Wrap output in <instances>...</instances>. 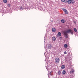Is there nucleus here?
Instances as JSON below:
<instances>
[{"instance_id":"19","label":"nucleus","mask_w":78,"mask_h":78,"mask_svg":"<svg viewBox=\"0 0 78 78\" xmlns=\"http://www.w3.org/2000/svg\"><path fill=\"white\" fill-rule=\"evenodd\" d=\"M52 72H53L51 71L49 73V75H51V76H52V75L51 74V73H52Z\"/></svg>"},{"instance_id":"2","label":"nucleus","mask_w":78,"mask_h":78,"mask_svg":"<svg viewBox=\"0 0 78 78\" xmlns=\"http://www.w3.org/2000/svg\"><path fill=\"white\" fill-rule=\"evenodd\" d=\"M67 2L69 5H70L71 3L72 4H73V3H75V2L74 1V0H68Z\"/></svg>"},{"instance_id":"23","label":"nucleus","mask_w":78,"mask_h":78,"mask_svg":"<svg viewBox=\"0 0 78 78\" xmlns=\"http://www.w3.org/2000/svg\"><path fill=\"white\" fill-rule=\"evenodd\" d=\"M64 54H67V52L66 51H65L64 52Z\"/></svg>"},{"instance_id":"10","label":"nucleus","mask_w":78,"mask_h":78,"mask_svg":"<svg viewBox=\"0 0 78 78\" xmlns=\"http://www.w3.org/2000/svg\"><path fill=\"white\" fill-rule=\"evenodd\" d=\"M52 40L53 41H55L56 40V38L55 37H52Z\"/></svg>"},{"instance_id":"5","label":"nucleus","mask_w":78,"mask_h":78,"mask_svg":"<svg viewBox=\"0 0 78 78\" xmlns=\"http://www.w3.org/2000/svg\"><path fill=\"white\" fill-rule=\"evenodd\" d=\"M52 45H51V44H49L48 45V48H49V49H51V48H52Z\"/></svg>"},{"instance_id":"11","label":"nucleus","mask_w":78,"mask_h":78,"mask_svg":"<svg viewBox=\"0 0 78 78\" xmlns=\"http://www.w3.org/2000/svg\"><path fill=\"white\" fill-rule=\"evenodd\" d=\"M52 31L54 32H55L56 31V29L55 28H53L52 29Z\"/></svg>"},{"instance_id":"17","label":"nucleus","mask_w":78,"mask_h":78,"mask_svg":"<svg viewBox=\"0 0 78 78\" xmlns=\"http://www.w3.org/2000/svg\"><path fill=\"white\" fill-rule=\"evenodd\" d=\"M74 31H75V32H76L77 31V30H76V29L74 28Z\"/></svg>"},{"instance_id":"20","label":"nucleus","mask_w":78,"mask_h":78,"mask_svg":"<svg viewBox=\"0 0 78 78\" xmlns=\"http://www.w3.org/2000/svg\"><path fill=\"white\" fill-rule=\"evenodd\" d=\"M7 5L8 6H9V7H10V6H11V4H7Z\"/></svg>"},{"instance_id":"7","label":"nucleus","mask_w":78,"mask_h":78,"mask_svg":"<svg viewBox=\"0 0 78 78\" xmlns=\"http://www.w3.org/2000/svg\"><path fill=\"white\" fill-rule=\"evenodd\" d=\"M61 70H59V71H58V74L59 75H61Z\"/></svg>"},{"instance_id":"24","label":"nucleus","mask_w":78,"mask_h":78,"mask_svg":"<svg viewBox=\"0 0 78 78\" xmlns=\"http://www.w3.org/2000/svg\"><path fill=\"white\" fill-rule=\"evenodd\" d=\"M59 39H62V37H60L59 38Z\"/></svg>"},{"instance_id":"15","label":"nucleus","mask_w":78,"mask_h":78,"mask_svg":"<svg viewBox=\"0 0 78 78\" xmlns=\"http://www.w3.org/2000/svg\"><path fill=\"white\" fill-rule=\"evenodd\" d=\"M64 47L65 48H67V44H65L64 45Z\"/></svg>"},{"instance_id":"8","label":"nucleus","mask_w":78,"mask_h":78,"mask_svg":"<svg viewBox=\"0 0 78 78\" xmlns=\"http://www.w3.org/2000/svg\"><path fill=\"white\" fill-rule=\"evenodd\" d=\"M61 68L62 69H65V66L64 65H63L61 66Z\"/></svg>"},{"instance_id":"3","label":"nucleus","mask_w":78,"mask_h":78,"mask_svg":"<svg viewBox=\"0 0 78 78\" xmlns=\"http://www.w3.org/2000/svg\"><path fill=\"white\" fill-rule=\"evenodd\" d=\"M59 58H55V62L56 64H58L59 62Z\"/></svg>"},{"instance_id":"9","label":"nucleus","mask_w":78,"mask_h":78,"mask_svg":"<svg viewBox=\"0 0 78 78\" xmlns=\"http://www.w3.org/2000/svg\"><path fill=\"white\" fill-rule=\"evenodd\" d=\"M61 22L62 23H65L66 22V20H65L62 19L61 20Z\"/></svg>"},{"instance_id":"14","label":"nucleus","mask_w":78,"mask_h":78,"mask_svg":"<svg viewBox=\"0 0 78 78\" xmlns=\"http://www.w3.org/2000/svg\"><path fill=\"white\" fill-rule=\"evenodd\" d=\"M24 9V8H23V7H22V6H21L20 7V9H21V10H23Z\"/></svg>"},{"instance_id":"4","label":"nucleus","mask_w":78,"mask_h":78,"mask_svg":"<svg viewBox=\"0 0 78 78\" xmlns=\"http://www.w3.org/2000/svg\"><path fill=\"white\" fill-rule=\"evenodd\" d=\"M62 10L64 11L66 14H68V12L67 11V9H62Z\"/></svg>"},{"instance_id":"13","label":"nucleus","mask_w":78,"mask_h":78,"mask_svg":"<svg viewBox=\"0 0 78 78\" xmlns=\"http://www.w3.org/2000/svg\"><path fill=\"white\" fill-rule=\"evenodd\" d=\"M70 73H74V70L72 69L71 70Z\"/></svg>"},{"instance_id":"6","label":"nucleus","mask_w":78,"mask_h":78,"mask_svg":"<svg viewBox=\"0 0 78 78\" xmlns=\"http://www.w3.org/2000/svg\"><path fill=\"white\" fill-rule=\"evenodd\" d=\"M64 36H65V37L66 39H67V38H68V34H64Z\"/></svg>"},{"instance_id":"12","label":"nucleus","mask_w":78,"mask_h":78,"mask_svg":"<svg viewBox=\"0 0 78 78\" xmlns=\"http://www.w3.org/2000/svg\"><path fill=\"white\" fill-rule=\"evenodd\" d=\"M66 73V72L65 70H63L62 72V74L63 75H65Z\"/></svg>"},{"instance_id":"22","label":"nucleus","mask_w":78,"mask_h":78,"mask_svg":"<svg viewBox=\"0 0 78 78\" xmlns=\"http://www.w3.org/2000/svg\"><path fill=\"white\" fill-rule=\"evenodd\" d=\"M73 22H74V23H75V24H76V21H73Z\"/></svg>"},{"instance_id":"18","label":"nucleus","mask_w":78,"mask_h":78,"mask_svg":"<svg viewBox=\"0 0 78 78\" xmlns=\"http://www.w3.org/2000/svg\"><path fill=\"white\" fill-rule=\"evenodd\" d=\"M3 2L4 3H7V0H3Z\"/></svg>"},{"instance_id":"16","label":"nucleus","mask_w":78,"mask_h":78,"mask_svg":"<svg viewBox=\"0 0 78 78\" xmlns=\"http://www.w3.org/2000/svg\"><path fill=\"white\" fill-rule=\"evenodd\" d=\"M58 35L59 36H61V33L60 32H59L58 33Z\"/></svg>"},{"instance_id":"1","label":"nucleus","mask_w":78,"mask_h":78,"mask_svg":"<svg viewBox=\"0 0 78 78\" xmlns=\"http://www.w3.org/2000/svg\"><path fill=\"white\" fill-rule=\"evenodd\" d=\"M67 33H70L72 35H73V30L69 29L65 31L64 33V34H67Z\"/></svg>"},{"instance_id":"21","label":"nucleus","mask_w":78,"mask_h":78,"mask_svg":"<svg viewBox=\"0 0 78 78\" xmlns=\"http://www.w3.org/2000/svg\"><path fill=\"white\" fill-rule=\"evenodd\" d=\"M66 1V0H61L62 2H65V1Z\"/></svg>"},{"instance_id":"25","label":"nucleus","mask_w":78,"mask_h":78,"mask_svg":"<svg viewBox=\"0 0 78 78\" xmlns=\"http://www.w3.org/2000/svg\"><path fill=\"white\" fill-rule=\"evenodd\" d=\"M48 77H49V75H48Z\"/></svg>"}]
</instances>
